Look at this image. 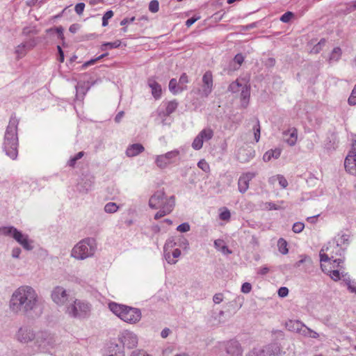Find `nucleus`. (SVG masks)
Segmentation results:
<instances>
[{"label":"nucleus","instance_id":"41","mask_svg":"<svg viewBox=\"0 0 356 356\" xmlns=\"http://www.w3.org/2000/svg\"><path fill=\"white\" fill-rule=\"evenodd\" d=\"M121 44L120 40H115L113 42H106L102 45V49L106 50L107 48L113 49L120 47Z\"/></svg>","mask_w":356,"mask_h":356},{"label":"nucleus","instance_id":"46","mask_svg":"<svg viewBox=\"0 0 356 356\" xmlns=\"http://www.w3.org/2000/svg\"><path fill=\"white\" fill-rule=\"evenodd\" d=\"M107 55H108L107 53L103 54H102L101 56H98L97 58H96L95 59H91L89 61L86 62L84 64H83L82 69H86L88 66H90L91 65H93L94 63H95L96 61H97L99 60H101L102 58H104Z\"/></svg>","mask_w":356,"mask_h":356},{"label":"nucleus","instance_id":"35","mask_svg":"<svg viewBox=\"0 0 356 356\" xmlns=\"http://www.w3.org/2000/svg\"><path fill=\"white\" fill-rule=\"evenodd\" d=\"M303 325L304 324L302 323H301L300 321H290L289 323L287 324V326H289V328H291L293 331L300 333L301 332V329H302Z\"/></svg>","mask_w":356,"mask_h":356},{"label":"nucleus","instance_id":"60","mask_svg":"<svg viewBox=\"0 0 356 356\" xmlns=\"http://www.w3.org/2000/svg\"><path fill=\"white\" fill-rule=\"evenodd\" d=\"M330 273V276L334 281H338L340 280V273L338 270H333Z\"/></svg>","mask_w":356,"mask_h":356},{"label":"nucleus","instance_id":"30","mask_svg":"<svg viewBox=\"0 0 356 356\" xmlns=\"http://www.w3.org/2000/svg\"><path fill=\"white\" fill-rule=\"evenodd\" d=\"M214 247L225 254H232V251L224 244V241L221 239L214 241Z\"/></svg>","mask_w":356,"mask_h":356},{"label":"nucleus","instance_id":"26","mask_svg":"<svg viewBox=\"0 0 356 356\" xmlns=\"http://www.w3.org/2000/svg\"><path fill=\"white\" fill-rule=\"evenodd\" d=\"M241 90V106L246 108L248 105L250 95V86L245 85L242 87Z\"/></svg>","mask_w":356,"mask_h":356},{"label":"nucleus","instance_id":"8","mask_svg":"<svg viewBox=\"0 0 356 356\" xmlns=\"http://www.w3.org/2000/svg\"><path fill=\"white\" fill-rule=\"evenodd\" d=\"M35 343L40 351L45 352L54 346L56 341L51 334L47 332H40L36 334Z\"/></svg>","mask_w":356,"mask_h":356},{"label":"nucleus","instance_id":"31","mask_svg":"<svg viewBox=\"0 0 356 356\" xmlns=\"http://www.w3.org/2000/svg\"><path fill=\"white\" fill-rule=\"evenodd\" d=\"M199 134L200 136L201 139H202L203 142L208 141L210 139H211L212 137L213 136V131L210 128H206V129H204L203 130H202L199 133Z\"/></svg>","mask_w":356,"mask_h":356},{"label":"nucleus","instance_id":"34","mask_svg":"<svg viewBox=\"0 0 356 356\" xmlns=\"http://www.w3.org/2000/svg\"><path fill=\"white\" fill-rule=\"evenodd\" d=\"M119 209V206L115 202H108L104 206V211L107 213H114Z\"/></svg>","mask_w":356,"mask_h":356},{"label":"nucleus","instance_id":"59","mask_svg":"<svg viewBox=\"0 0 356 356\" xmlns=\"http://www.w3.org/2000/svg\"><path fill=\"white\" fill-rule=\"evenodd\" d=\"M130 356H152L143 350H136L131 352Z\"/></svg>","mask_w":356,"mask_h":356},{"label":"nucleus","instance_id":"48","mask_svg":"<svg viewBox=\"0 0 356 356\" xmlns=\"http://www.w3.org/2000/svg\"><path fill=\"white\" fill-rule=\"evenodd\" d=\"M159 9V3L157 0H152L149 2V10L152 13H156Z\"/></svg>","mask_w":356,"mask_h":356},{"label":"nucleus","instance_id":"49","mask_svg":"<svg viewBox=\"0 0 356 356\" xmlns=\"http://www.w3.org/2000/svg\"><path fill=\"white\" fill-rule=\"evenodd\" d=\"M188 82H189V80H188V76L186 75V73H183L180 76L179 79V83H178L179 87H180V86H185L186 87V90L187 89L186 84Z\"/></svg>","mask_w":356,"mask_h":356},{"label":"nucleus","instance_id":"38","mask_svg":"<svg viewBox=\"0 0 356 356\" xmlns=\"http://www.w3.org/2000/svg\"><path fill=\"white\" fill-rule=\"evenodd\" d=\"M118 348V346L117 344H115L114 346H111L109 348L108 350V354L106 356H124V354L123 352L117 350L116 348Z\"/></svg>","mask_w":356,"mask_h":356},{"label":"nucleus","instance_id":"13","mask_svg":"<svg viewBox=\"0 0 356 356\" xmlns=\"http://www.w3.org/2000/svg\"><path fill=\"white\" fill-rule=\"evenodd\" d=\"M36 44L37 40L35 38H33L17 45L15 51L17 59L24 57L27 52L33 49Z\"/></svg>","mask_w":356,"mask_h":356},{"label":"nucleus","instance_id":"62","mask_svg":"<svg viewBox=\"0 0 356 356\" xmlns=\"http://www.w3.org/2000/svg\"><path fill=\"white\" fill-rule=\"evenodd\" d=\"M277 181L280 185L284 188L288 186L287 180L282 175H277Z\"/></svg>","mask_w":356,"mask_h":356},{"label":"nucleus","instance_id":"52","mask_svg":"<svg viewBox=\"0 0 356 356\" xmlns=\"http://www.w3.org/2000/svg\"><path fill=\"white\" fill-rule=\"evenodd\" d=\"M253 129H254V140H255L256 143H257L259 140L260 132H261L259 121H257V124L253 127Z\"/></svg>","mask_w":356,"mask_h":356},{"label":"nucleus","instance_id":"28","mask_svg":"<svg viewBox=\"0 0 356 356\" xmlns=\"http://www.w3.org/2000/svg\"><path fill=\"white\" fill-rule=\"evenodd\" d=\"M179 81L177 82L176 79H172L169 82V90L173 94V95H177L184 90H186L185 86H180L179 87L178 85Z\"/></svg>","mask_w":356,"mask_h":356},{"label":"nucleus","instance_id":"61","mask_svg":"<svg viewBox=\"0 0 356 356\" xmlns=\"http://www.w3.org/2000/svg\"><path fill=\"white\" fill-rule=\"evenodd\" d=\"M243 61L244 56L241 54H236L234 58V62L237 63L238 65V68L241 65Z\"/></svg>","mask_w":356,"mask_h":356},{"label":"nucleus","instance_id":"47","mask_svg":"<svg viewBox=\"0 0 356 356\" xmlns=\"http://www.w3.org/2000/svg\"><path fill=\"white\" fill-rule=\"evenodd\" d=\"M113 16V12L112 10L106 11L102 17V26H106L108 24V21Z\"/></svg>","mask_w":356,"mask_h":356},{"label":"nucleus","instance_id":"51","mask_svg":"<svg viewBox=\"0 0 356 356\" xmlns=\"http://www.w3.org/2000/svg\"><path fill=\"white\" fill-rule=\"evenodd\" d=\"M325 251V248L324 246L322 248V249L320 251L321 262H326L330 259H333L332 258H331V257L329 256L328 254L324 253Z\"/></svg>","mask_w":356,"mask_h":356},{"label":"nucleus","instance_id":"57","mask_svg":"<svg viewBox=\"0 0 356 356\" xmlns=\"http://www.w3.org/2000/svg\"><path fill=\"white\" fill-rule=\"evenodd\" d=\"M85 8V3H79L75 6L74 10L76 13L79 15H82L83 10Z\"/></svg>","mask_w":356,"mask_h":356},{"label":"nucleus","instance_id":"29","mask_svg":"<svg viewBox=\"0 0 356 356\" xmlns=\"http://www.w3.org/2000/svg\"><path fill=\"white\" fill-rule=\"evenodd\" d=\"M281 154V149L276 148L267 151L263 156V160L265 162H268L271 159H277Z\"/></svg>","mask_w":356,"mask_h":356},{"label":"nucleus","instance_id":"40","mask_svg":"<svg viewBox=\"0 0 356 356\" xmlns=\"http://www.w3.org/2000/svg\"><path fill=\"white\" fill-rule=\"evenodd\" d=\"M243 86L238 81H235L230 83L228 89L230 92L235 93L240 91Z\"/></svg>","mask_w":356,"mask_h":356},{"label":"nucleus","instance_id":"56","mask_svg":"<svg viewBox=\"0 0 356 356\" xmlns=\"http://www.w3.org/2000/svg\"><path fill=\"white\" fill-rule=\"evenodd\" d=\"M348 104L350 105H355L356 104V86L354 87L350 96L348 98Z\"/></svg>","mask_w":356,"mask_h":356},{"label":"nucleus","instance_id":"64","mask_svg":"<svg viewBox=\"0 0 356 356\" xmlns=\"http://www.w3.org/2000/svg\"><path fill=\"white\" fill-rule=\"evenodd\" d=\"M346 283L351 292L356 293V284L350 280H346Z\"/></svg>","mask_w":356,"mask_h":356},{"label":"nucleus","instance_id":"44","mask_svg":"<svg viewBox=\"0 0 356 356\" xmlns=\"http://www.w3.org/2000/svg\"><path fill=\"white\" fill-rule=\"evenodd\" d=\"M338 236H340L338 239L334 238L333 240H335V241H339V244H341V246L343 244L348 245V243H349L348 241H349V238H350L348 234H341V235L339 234Z\"/></svg>","mask_w":356,"mask_h":356},{"label":"nucleus","instance_id":"43","mask_svg":"<svg viewBox=\"0 0 356 356\" xmlns=\"http://www.w3.org/2000/svg\"><path fill=\"white\" fill-rule=\"evenodd\" d=\"M264 349H253L246 356H268Z\"/></svg>","mask_w":356,"mask_h":356},{"label":"nucleus","instance_id":"3","mask_svg":"<svg viewBox=\"0 0 356 356\" xmlns=\"http://www.w3.org/2000/svg\"><path fill=\"white\" fill-rule=\"evenodd\" d=\"M91 311L92 305L89 302L74 298L65 309V313L67 315L79 320L89 318Z\"/></svg>","mask_w":356,"mask_h":356},{"label":"nucleus","instance_id":"50","mask_svg":"<svg viewBox=\"0 0 356 356\" xmlns=\"http://www.w3.org/2000/svg\"><path fill=\"white\" fill-rule=\"evenodd\" d=\"M305 228V225L303 222H295L293 225L292 230L294 233H300Z\"/></svg>","mask_w":356,"mask_h":356},{"label":"nucleus","instance_id":"22","mask_svg":"<svg viewBox=\"0 0 356 356\" xmlns=\"http://www.w3.org/2000/svg\"><path fill=\"white\" fill-rule=\"evenodd\" d=\"M145 147L140 143H134L127 147L126 149V155L128 157L136 156L143 152H144Z\"/></svg>","mask_w":356,"mask_h":356},{"label":"nucleus","instance_id":"18","mask_svg":"<svg viewBox=\"0 0 356 356\" xmlns=\"http://www.w3.org/2000/svg\"><path fill=\"white\" fill-rule=\"evenodd\" d=\"M226 353L228 356H242V348L238 343L236 340H230L227 342L225 346Z\"/></svg>","mask_w":356,"mask_h":356},{"label":"nucleus","instance_id":"23","mask_svg":"<svg viewBox=\"0 0 356 356\" xmlns=\"http://www.w3.org/2000/svg\"><path fill=\"white\" fill-rule=\"evenodd\" d=\"M175 202L172 200L167 202L163 207L159 208L160 210L155 214L154 219L159 220V218L169 214L174 209Z\"/></svg>","mask_w":356,"mask_h":356},{"label":"nucleus","instance_id":"2","mask_svg":"<svg viewBox=\"0 0 356 356\" xmlns=\"http://www.w3.org/2000/svg\"><path fill=\"white\" fill-rule=\"evenodd\" d=\"M18 124L19 120L16 116L12 115L6 129L3 143V148L6 155L13 160L17 157L18 154Z\"/></svg>","mask_w":356,"mask_h":356},{"label":"nucleus","instance_id":"20","mask_svg":"<svg viewBox=\"0 0 356 356\" xmlns=\"http://www.w3.org/2000/svg\"><path fill=\"white\" fill-rule=\"evenodd\" d=\"M284 140L290 146L296 145L298 139V131L296 128H290L283 132Z\"/></svg>","mask_w":356,"mask_h":356},{"label":"nucleus","instance_id":"7","mask_svg":"<svg viewBox=\"0 0 356 356\" xmlns=\"http://www.w3.org/2000/svg\"><path fill=\"white\" fill-rule=\"evenodd\" d=\"M74 297L70 294V291L66 289L63 286H56L51 291V300L58 307L65 306V309Z\"/></svg>","mask_w":356,"mask_h":356},{"label":"nucleus","instance_id":"39","mask_svg":"<svg viewBox=\"0 0 356 356\" xmlns=\"http://www.w3.org/2000/svg\"><path fill=\"white\" fill-rule=\"evenodd\" d=\"M202 139H201L200 134H198L194 139L192 147L195 150H199L202 147L203 145Z\"/></svg>","mask_w":356,"mask_h":356},{"label":"nucleus","instance_id":"42","mask_svg":"<svg viewBox=\"0 0 356 356\" xmlns=\"http://www.w3.org/2000/svg\"><path fill=\"white\" fill-rule=\"evenodd\" d=\"M84 155L83 152H79L74 157L71 158L68 161V165L70 167H74L76 164V161L81 159Z\"/></svg>","mask_w":356,"mask_h":356},{"label":"nucleus","instance_id":"4","mask_svg":"<svg viewBox=\"0 0 356 356\" xmlns=\"http://www.w3.org/2000/svg\"><path fill=\"white\" fill-rule=\"evenodd\" d=\"M110 310L124 322L136 323L141 318L140 310L137 308L111 302L108 305Z\"/></svg>","mask_w":356,"mask_h":356},{"label":"nucleus","instance_id":"33","mask_svg":"<svg viewBox=\"0 0 356 356\" xmlns=\"http://www.w3.org/2000/svg\"><path fill=\"white\" fill-rule=\"evenodd\" d=\"M341 56V49L339 47H335L333 49L330 56V62L332 61H338Z\"/></svg>","mask_w":356,"mask_h":356},{"label":"nucleus","instance_id":"55","mask_svg":"<svg viewBox=\"0 0 356 356\" xmlns=\"http://www.w3.org/2000/svg\"><path fill=\"white\" fill-rule=\"evenodd\" d=\"M293 14L291 12L288 11L281 16L280 20L282 22L287 23L291 20V19L293 17Z\"/></svg>","mask_w":356,"mask_h":356},{"label":"nucleus","instance_id":"32","mask_svg":"<svg viewBox=\"0 0 356 356\" xmlns=\"http://www.w3.org/2000/svg\"><path fill=\"white\" fill-rule=\"evenodd\" d=\"M177 106H178V102L176 100H172V101L168 102L164 115L168 116V115H170V114H172L173 112L175 111Z\"/></svg>","mask_w":356,"mask_h":356},{"label":"nucleus","instance_id":"27","mask_svg":"<svg viewBox=\"0 0 356 356\" xmlns=\"http://www.w3.org/2000/svg\"><path fill=\"white\" fill-rule=\"evenodd\" d=\"M254 156V152L252 149H241L238 153V160L242 163L248 162Z\"/></svg>","mask_w":356,"mask_h":356},{"label":"nucleus","instance_id":"16","mask_svg":"<svg viewBox=\"0 0 356 356\" xmlns=\"http://www.w3.org/2000/svg\"><path fill=\"white\" fill-rule=\"evenodd\" d=\"M256 176L255 172L243 173L238 181V188L240 193H245L249 188L250 181Z\"/></svg>","mask_w":356,"mask_h":356},{"label":"nucleus","instance_id":"17","mask_svg":"<svg viewBox=\"0 0 356 356\" xmlns=\"http://www.w3.org/2000/svg\"><path fill=\"white\" fill-rule=\"evenodd\" d=\"M325 248L326 252H330L329 254L333 259H334L335 256H341L345 252V248L341 247L339 241H335V240H332L328 242L327 246Z\"/></svg>","mask_w":356,"mask_h":356},{"label":"nucleus","instance_id":"9","mask_svg":"<svg viewBox=\"0 0 356 356\" xmlns=\"http://www.w3.org/2000/svg\"><path fill=\"white\" fill-rule=\"evenodd\" d=\"M172 200L175 203V197H168L163 189L156 191L149 200V207L153 209H158L163 207L167 202Z\"/></svg>","mask_w":356,"mask_h":356},{"label":"nucleus","instance_id":"36","mask_svg":"<svg viewBox=\"0 0 356 356\" xmlns=\"http://www.w3.org/2000/svg\"><path fill=\"white\" fill-rule=\"evenodd\" d=\"M277 245L279 248V251L282 254H286L288 253L289 250L287 248V243L286 241L283 238H280L277 242Z\"/></svg>","mask_w":356,"mask_h":356},{"label":"nucleus","instance_id":"37","mask_svg":"<svg viewBox=\"0 0 356 356\" xmlns=\"http://www.w3.org/2000/svg\"><path fill=\"white\" fill-rule=\"evenodd\" d=\"M38 31L35 26H26L22 29V34L24 36H29L31 35H36Z\"/></svg>","mask_w":356,"mask_h":356},{"label":"nucleus","instance_id":"21","mask_svg":"<svg viewBox=\"0 0 356 356\" xmlns=\"http://www.w3.org/2000/svg\"><path fill=\"white\" fill-rule=\"evenodd\" d=\"M147 85L151 88L152 95L158 99L161 97L162 89L161 85L156 81L155 77H149L147 79Z\"/></svg>","mask_w":356,"mask_h":356},{"label":"nucleus","instance_id":"45","mask_svg":"<svg viewBox=\"0 0 356 356\" xmlns=\"http://www.w3.org/2000/svg\"><path fill=\"white\" fill-rule=\"evenodd\" d=\"M107 55H108L107 53L103 54H102L101 56H98L97 58H96L95 59H91L89 61L86 62L84 64H83L82 69H86L88 66H90L91 65H93L94 63H95L96 61H97L99 60H101L102 58H104Z\"/></svg>","mask_w":356,"mask_h":356},{"label":"nucleus","instance_id":"25","mask_svg":"<svg viewBox=\"0 0 356 356\" xmlns=\"http://www.w3.org/2000/svg\"><path fill=\"white\" fill-rule=\"evenodd\" d=\"M92 184L93 181L91 177H86L78 184V190L81 193H87L91 189Z\"/></svg>","mask_w":356,"mask_h":356},{"label":"nucleus","instance_id":"24","mask_svg":"<svg viewBox=\"0 0 356 356\" xmlns=\"http://www.w3.org/2000/svg\"><path fill=\"white\" fill-rule=\"evenodd\" d=\"M264 350L266 353H268V356H280L283 353L280 346L277 343L270 344Z\"/></svg>","mask_w":356,"mask_h":356},{"label":"nucleus","instance_id":"1","mask_svg":"<svg viewBox=\"0 0 356 356\" xmlns=\"http://www.w3.org/2000/svg\"><path fill=\"white\" fill-rule=\"evenodd\" d=\"M39 302L36 291L31 286L23 285L15 289L9 300V309L15 314H26L34 310Z\"/></svg>","mask_w":356,"mask_h":356},{"label":"nucleus","instance_id":"12","mask_svg":"<svg viewBox=\"0 0 356 356\" xmlns=\"http://www.w3.org/2000/svg\"><path fill=\"white\" fill-rule=\"evenodd\" d=\"M344 166L346 171L356 176V140L353 143L352 149L345 159ZM355 186L356 188V181Z\"/></svg>","mask_w":356,"mask_h":356},{"label":"nucleus","instance_id":"53","mask_svg":"<svg viewBox=\"0 0 356 356\" xmlns=\"http://www.w3.org/2000/svg\"><path fill=\"white\" fill-rule=\"evenodd\" d=\"M197 166L205 172H209L210 169L208 163L204 159L200 160L197 163Z\"/></svg>","mask_w":356,"mask_h":356},{"label":"nucleus","instance_id":"14","mask_svg":"<svg viewBox=\"0 0 356 356\" xmlns=\"http://www.w3.org/2000/svg\"><path fill=\"white\" fill-rule=\"evenodd\" d=\"M120 341L124 347L132 349L137 346L138 339L136 334L126 330L120 336Z\"/></svg>","mask_w":356,"mask_h":356},{"label":"nucleus","instance_id":"15","mask_svg":"<svg viewBox=\"0 0 356 356\" xmlns=\"http://www.w3.org/2000/svg\"><path fill=\"white\" fill-rule=\"evenodd\" d=\"M36 338V334L33 330L29 327H20L16 333V339L18 341L27 343Z\"/></svg>","mask_w":356,"mask_h":356},{"label":"nucleus","instance_id":"6","mask_svg":"<svg viewBox=\"0 0 356 356\" xmlns=\"http://www.w3.org/2000/svg\"><path fill=\"white\" fill-rule=\"evenodd\" d=\"M0 234L13 238L26 250H31L33 248L32 241L29 239V236L13 226L0 227Z\"/></svg>","mask_w":356,"mask_h":356},{"label":"nucleus","instance_id":"10","mask_svg":"<svg viewBox=\"0 0 356 356\" xmlns=\"http://www.w3.org/2000/svg\"><path fill=\"white\" fill-rule=\"evenodd\" d=\"M202 84L200 88L197 90V94L202 97H207L212 92L213 88V79L212 72L207 71L202 76Z\"/></svg>","mask_w":356,"mask_h":356},{"label":"nucleus","instance_id":"11","mask_svg":"<svg viewBox=\"0 0 356 356\" xmlns=\"http://www.w3.org/2000/svg\"><path fill=\"white\" fill-rule=\"evenodd\" d=\"M179 152L178 150H172L164 154L159 155L156 157L155 163L156 165L161 168H165L169 164L176 161L179 158Z\"/></svg>","mask_w":356,"mask_h":356},{"label":"nucleus","instance_id":"54","mask_svg":"<svg viewBox=\"0 0 356 356\" xmlns=\"http://www.w3.org/2000/svg\"><path fill=\"white\" fill-rule=\"evenodd\" d=\"M191 229L190 225L188 222H184L177 227V230L180 232H188Z\"/></svg>","mask_w":356,"mask_h":356},{"label":"nucleus","instance_id":"19","mask_svg":"<svg viewBox=\"0 0 356 356\" xmlns=\"http://www.w3.org/2000/svg\"><path fill=\"white\" fill-rule=\"evenodd\" d=\"M177 245L175 239L170 238L168 239L164 245V257L166 261L170 264H175L177 262V259H174L171 257L170 250L175 247Z\"/></svg>","mask_w":356,"mask_h":356},{"label":"nucleus","instance_id":"5","mask_svg":"<svg viewBox=\"0 0 356 356\" xmlns=\"http://www.w3.org/2000/svg\"><path fill=\"white\" fill-rule=\"evenodd\" d=\"M96 241L92 238L80 241L72 250L71 256L78 260H84L92 257L96 251Z\"/></svg>","mask_w":356,"mask_h":356},{"label":"nucleus","instance_id":"63","mask_svg":"<svg viewBox=\"0 0 356 356\" xmlns=\"http://www.w3.org/2000/svg\"><path fill=\"white\" fill-rule=\"evenodd\" d=\"M252 289V286L248 282H245L242 284L241 286V291L244 293H248L250 292Z\"/></svg>","mask_w":356,"mask_h":356},{"label":"nucleus","instance_id":"58","mask_svg":"<svg viewBox=\"0 0 356 356\" xmlns=\"http://www.w3.org/2000/svg\"><path fill=\"white\" fill-rule=\"evenodd\" d=\"M231 214L228 209H225V211H222L220 213V218L222 220H229L230 218Z\"/></svg>","mask_w":356,"mask_h":356}]
</instances>
